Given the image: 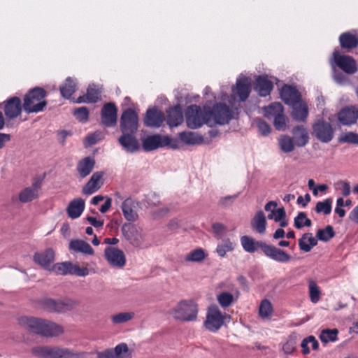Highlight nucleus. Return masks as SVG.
I'll use <instances>...</instances> for the list:
<instances>
[{"label":"nucleus","mask_w":358,"mask_h":358,"mask_svg":"<svg viewBox=\"0 0 358 358\" xmlns=\"http://www.w3.org/2000/svg\"><path fill=\"white\" fill-rule=\"evenodd\" d=\"M18 323L24 329L44 337H55L64 332L61 325L41 318L22 316L18 319Z\"/></svg>","instance_id":"2"},{"label":"nucleus","mask_w":358,"mask_h":358,"mask_svg":"<svg viewBox=\"0 0 358 358\" xmlns=\"http://www.w3.org/2000/svg\"><path fill=\"white\" fill-rule=\"evenodd\" d=\"M179 137L181 141L187 145H199L203 141V138L191 131H184L179 134Z\"/></svg>","instance_id":"37"},{"label":"nucleus","mask_w":358,"mask_h":358,"mask_svg":"<svg viewBox=\"0 0 358 358\" xmlns=\"http://www.w3.org/2000/svg\"><path fill=\"white\" fill-rule=\"evenodd\" d=\"M164 120L163 113L156 109H149L147 110L144 123L146 126L150 127H159Z\"/></svg>","instance_id":"23"},{"label":"nucleus","mask_w":358,"mask_h":358,"mask_svg":"<svg viewBox=\"0 0 358 358\" xmlns=\"http://www.w3.org/2000/svg\"><path fill=\"white\" fill-rule=\"evenodd\" d=\"M229 320V315L222 313L216 305H211L207 309L203 325L209 331L217 332Z\"/></svg>","instance_id":"6"},{"label":"nucleus","mask_w":358,"mask_h":358,"mask_svg":"<svg viewBox=\"0 0 358 358\" xmlns=\"http://www.w3.org/2000/svg\"><path fill=\"white\" fill-rule=\"evenodd\" d=\"M138 127L137 113L131 108L124 110L120 117L122 132L136 133Z\"/></svg>","instance_id":"11"},{"label":"nucleus","mask_w":358,"mask_h":358,"mask_svg":"<svg viewBox=\"0 0 358 358\" xmlns=\"http://www.w3.org/2000/svg\"><path fill=\"white\" fill-rule=\"evenodd\" d=\"M85 209V201L78 198L71 201L66 209L68 215L71 219L78 218Z\"/></svg>","instance_id":"28"},{"label":"nucleus","mask_w":358,"mask_h":358,"mask_svg":"<svg viewBox=\"0 0 358 358\" xmlns=\"http://www.w3.org/2000/svg\"><path fill=\"white\" fill-rule=\"evenodd\" d=\"M186 122L189 128L197 129L203 124L211 126V121L208 116V111L202 110L196 105L188 107L186 111Z\"/></svg>","instance_id":"7"},{"label":"nucleus","mask_w":358,"mask_h":358,"mask_svg":"<svg viewBox=\"0 0 358 358\" xmlns=\"http://www.w3.org/2000/svg\"><path fill=\"white\" fill-rule=\"evenodd\" d=\"M217 300L222 308L229 307L234 302V297L232 294L227 292H222L217 295Z\"/></svg>","instance_id":"44"},{"label":"nucleus","mask_w":358,"mask_h":358,"mask_svg":"<svg viewBox=\"0 0 358 358\" xmlns=\"http://www.w3.org/2000/svg\"><path fill=\"white\" fill-rule=\"evenodd\" d=\"M171 139L168 136L156 134L146 137L142 141V147L145 151L149 152L159 148L169 145Z\"/></svg>","instance_id":"16"},{"label":"nucleus","mask_w":358,"mask_h":358,"mask_svg":"<svg viewBox=\"0 0 358 358\" xmlns=\"http://www.w3.org/2000/svg\"><path fill=\"white\" fill-rule=\"evenodd\" d=\"M95 164L93 158L87 157L80 161L77 166V171L81 178H85L92 171Z\"/></svg>","instance_id":"34"},{"label":"nucleus","mask_w":358,"mask_h":358,"mask_svg":"<svg viewBox=\"0 0 358 358\" xmlns=\"http://www.w3.org/2000/svg\"><path fill=\"white\" fill-rule=\"evenodd\" d=\"M43 307L48 311L62 313L69 308V304L62 301H55L51 299L43 301Z\"/></svg>","instance_id":"30"},{"label":"nucleus","mask_w":358,"mask_h":358,"mask_svg":"<svg viewBox=\"0 0 358 358\" xmlns=\"http://www.w3.org/2000/svg\"><path fill=\"white\" fill-rule=\"evenodd\" d=\"M312 225L311 220L307 217V215L304 212H300L294 218V227L296 229H301L304 227H310Z\"/></svg>","instance_id":"51"},{"label":"nucleus","mask_w":358,"mask_h":358,"mask_svg":"<svg viewBox=\"0 0 358 358\" xmlns=\"http://www.w3.org/2000/svg\"><path fill=\"white\" fill-rule=\"evenodd\" d=\"M338 331L336 329H324L322 331L320 338L322 343H327L329 342H334L337 340Z\"/></svg>","instance_id":"46"},{"label":"nucleus","mask_w":358,"mask_h":358,"mask_svg":"<svg viewBox=\"0 0 358 358\" xmlns=\"http://www.w3.org/2000/svg\"><path fill=\"white\" fill-rule=\"evenodd\" d=\"M273 83L266 76H258L256 79L255 90L261 96H266L270 94L273 90Z\"/></svg>","instance_id":"26"},{"label":"nucleus","mask_w":358,"mask_h":358,"mask_svg":"<svg viewBox=\"0 0 358 358\" xmlns=\"http://www.w3.org/2000/svg\"><path fill=\"white\" fill-rule=\"evenodd\" d=\"M124 238L134 246L139 247L144 242L142 229L130 223H125L122 227Z\"/></svg>","instance_id":"12"},{"label":"nucleus","mask_w":358,"mask_h":358,"mask_svg":"<svg viewBox=\"0 0 358 358\" xmlns=\"http://www.w3.org/2000/svg\"><path fill=\"white\" fill-rule=\"evenodd\" d=\"M47 93L44 89L36 87L30 90L24 97L23 109L27 113H37L43 111L47 102L45 100Z\"/></svg>","instance_id":"4"},{"label":"nucleus","mask_w":358,"mask_h":358,"mask_svg":"<svg viewBox=\"0 0 358 358\" xmlns=\"http://www.w3.org/2000/svg\"><path fill=\"white\" fill-rule=\"evenodd\" d=\"M206 257L204 250L201 248H197L188 253L185 259L186 262H201Z\"/></svg>","instance_id":"45"},{"label":"nucleus","mask_w":358,"mask_h":358,"mask_svg":"<svg viewBox=\"0 0 358 358\" xmlns=\"http://www.w3.org/2000/svg\"><path fill=\"white\" fill-rule=\"evenodd\" d=\"M308 289L310 301L313 303H317L320 299V290L314 280H309Z\"/></svg>","instance_id":"49"},{"label":"nucleus","mask_w":358,"mask_h":358,"mask_svg":"<svg viewBox=\"0 0 358 358\" xmlns=\"http://www.w3.org/2000/svg\"><path fill=\"white\" fill-rule=\"evenodd\" d=\"M102 177L103 173L101 172L93 173L90 180L83 187V193L86 195H90L96 192L101 186Z\"/></svg>","instance_id":"24"},{"label":"nucleus","mask_w":358,"mask_h":358,"mask_svg":"<svg viewBox=\"0 0 358 358\" xmlns=\"http://www.w3.org/2000/svg\"><path fill=\"white\" fill-rule=\"evenodd\" d=\"M199 306L192 299L181 300L168 313L175 320L182 322L195 321L198 317Z\"/></svg>","instance_id":"3"},{"label":"nucleus","mask_w":358,"mask_h":358,"mask_svg":"<svg viewBox=\"0 0 358 358\" xmlns=\"http://www.w3.org/2000/svg\"><path fill=\"white\" fill-rule=\"evenodd\" d=\"M294 144L293 139L288 136H282L279 140V145L280 149L284 152H290L294 149Z\"/></svg>","instance_id":"50"},{"label":"nucleus","mask_w":358,"mask_h":358,"mask_svg":"<svg viewBox=\"0 0 358 358\" xmlns=\"http://www.w3.org/2000/svg\"><path fill=\"white\" fill-rule=\"evenodd\" d=\"M69 249L85 255H93L94 250L91 245L82 240H72L69 243Z\"/></svg>","instance_id":"36"},{"label":"nucleus","mask_w":358,"mask_h":358,"mask_svg":"<svg viewBox=\"0 0 358 358\" xmlns=\"http://www.w3.org/2000/svg\"><path fill=\"white\" fill-rule=\"evenodd\" d=\"M296 338L297 335L296 334H292L289 336L287 341L282 345V350L285 354L289 355L294 351L296 344Z\"/></svg>","instance_id":"55"},{"label":"nucleus","mask_w":358,"mask_h":358,"mask_svg":"<svg viewBox=\"0 0 358 358\" xmlns=\"http://www.w3.org/2000/svg\"><path fill=\"white\" fill-rule=\"evenodd\" d=\"M208 116L214 123L224 125L228 124L233 117V112L229 106L224 103H217L208 111Z\"/></svg>","instance_id":"9"},{"label":"nucleus","mask_w":358,"mask_h":358,"mask_svg":"<svg viewBox=\"0 0 358 358\" xmlns=\"http://www.w3.org/2000/svg\"><path fill=\"white\" fill-rule=\"evenodd\" d=\"M255 122L257 124L259 132L262 135L266 136L271 132V127L265 121L259 118H256L255 120Z\"/></svg>","instance_id":"57"},{"label":"nucleus","mask_w":358,"mask_h":358,"mask_svg":"<svg viewBox=\"0 0 358 358\" xmlns=\"http://www.w3.org/2000/svg\"><path fill=\"white\" fill-rule=\"evenodd\" d=\"M11 136L9 134L0 133V150L6 147L10 141Z\"/></svg>","instance_id":"63"},{"label":"nucleus","mask_w":358,"mask_h":358,"mask_svg":"<svg viewBox=\"0 0 358 358\" xmlns=\"http://www.w3.org/2000/svg\"><path fill=\"white\" fill-rule=\"evenodd\" d=\"M90 273V270L87 267H80L78 265L72 263L71 275H76L80 277H85Z\"/></svg>","instance_id":"60"},{"label":"nucleus","mask_w":358,"mask_h":358,"mask_svg":"<svg viewBox=\"0 0 358 358\" xmlns=\"http://www.w3.org/2000/svg\"><path fill=\"white\" fill-rule=\"evenodd\" d=\"M55 259V252L52 248H48L43 252L36 253L34 260L36 263L45 268H49Z\"/></svg>","instance_id":"25"},{"label":"nucleus","mask_w":358,"mask_h":358,"mask_svg":"<svg viewBox=\"0 0 358 358\" xmlns=\"http://www.w3.org/2000/svg\"><path fill=\"white\" fill-rule=\"evenodd\" d=\"M183 121V115L181 108L176 106L167 111V123L170 127H177Z\"/></svg>","instance_id":"31"},{"label":"nucleus","mask_w":358,"mask_h":358,"mask_svg":"<svg viewBox=\"0 0 358 358\" xmlns=\"http://www.w3.org/2000/svg\"><path fill=\"white\" fill-rule=\"evenodd\" d=\"M295 145L298 147L305 146L309 141L306 129L303 126H296L292 130Z\"/></svg>","instance_id":"33"},{"label":"nucleus","mask_w":358,"mask_h":358,"mask_svg":"<svg viewBox=\"0 0 358 358\" xmlns=\"http://www.w3.org/2000/svg\"><path fill=\"white\" fill-rule=\"evenodd\" d=\"M264 115L268 119L274 118L284 112V108L280 103H273L269 106L264 108Z\"/></svg>","instance_id":"42"},{"label":"nucleus","mask_w":358,"mask_h":358,"mask_svg":"<svg viewBox=\"0 0 358 358\" xmlns=\"http://www.w3.org/2000/svg\"><path fill=\"white\" fill-rule=\"evenodd\" d=\"M131 352L124 343L117 345L114 348H108L97 353V358H131Z\"/></svg>","instance_id":"15"},{"label":"nucleus","mask_w":358,"mask_h":358,"mask_svg":"<svg viewBox=\"0 0 358 358\" xmlns=\"http://www.w3.org/2000/svg\"><path fill=\"white\" fill-rule=\"evenodd\" d=\"M349 219L352 222L358 224V205L349 214Z\"/></svg>","instance_id":"64"},{"label":"nucleus","mask_w":358,"mask_h":358,"mask_svg":"<svg viewBox=\"0 0 358 358\" xmlns=\"http://www.w3.org/2000/svg\"><path fill=\"white\" fill-rule=\"evenodd\" d=\"M337 118L342 125L351 126L358 120V108L355 106L344 107L338 113Z\"/></svg>","instance_id":"17"},{"label":"nucleus","mask_w":358,"mask_h":358,"mask_svg":"<svg viewBox=\"0 0 358 358\" xmlns=\"http://www.w3.org/2000/svg\"><path fill=\"white\" fill-rule=\"evenodd\" d=\"M331 199L329 198L323 201H319L316 203L315 211L317 213H323L324 215H329L331 212Z\"/></svg>","instance_id":"54"},{"label":"nucleus","mask_w":358,"mask_h":358,"mask_svg":"<svg viewBox=\"0 0 358 358\" xmlns=\"http://www.w3.org/2000/svg\"><path fill=\"white\" fill-rule=\"evenodd\" d=\"M22 112V103L20 98L13 96L5 101L4 113L7 119L13 120Z\"/></svg>","instance_id":"19"},{"label":"nucleus","mask_w":358,"mask_h":358,"mask_svg":"<svg viewBox=\"0 0 358 358\" xmlns=\"http://www.w3.org/2000/svg\"><path fill=\"white\" fill-rule=\"evenodd\" d=\"M76 88V82L70 77L67 78L64 83L59 87L62 96L66 99H70L75 92Z\"/></svg>","instance_id":"40"},{"label":"nucleus","mask_w":358,"mask_h":358,"mask_svg":"<svg viewBox=\"0 0 358 358\" xmlns=\"http://www.w3.org/2000/svg\"><path fill=\"white\" fill-rule=\"evenodd\" d=\"M330 63L333 68L336 66L348 74H353L357 70L356 61L350 56L340 55L338 50L333 52Z\"/></svg>","instance_id":"10"},{"label":"nucleus","mask_w":358,"mask_h":358,"mask_svg":"<svg viewBox=\"0 0 358 358\" xmlns=\"http://www.w3.org/2000/svg\"><path fill=\"white\" fill-rule=\"evenodd\" d=\"M339 41L341 47L345 49H352L358 45L357 37L348 32L342 34L339 37Z\"/></svg>","instance_id":"38"},{"label":"nucleus","mask_w":358,"mask_h":358,"mask_svg":"<svg viewBox=\"0 0 358 358\" xmlns=\"http://www.w3.org/2000/svg\"><path fill=\"white\" fill-rule=\"evenodd\" d=\"M104 257L108 264L116 268H122L126 264V257L122 250L115 247H107Z\"/></svg>","instance_id":"13"},{"label":"nucleus","mask_w":358,"mask_h":358,"mask_svg":"<svg viewBox=\"0 0 358 358\" xmlns=\"http://www.w3.org/2000/svg\"><path fill=\"white\" fill-rule=\"evenodd\" d=\"M134 201L129 198L125 199L121 206V209L124 218L128 221H136L138 219V214L134 210Z\"/></svg>","instance_id":"29"},{"label":"nucleus","mask_w":358,"mask_h":358,"mask_svg":"<svg viewBox=\"0 0 358 358\" xmlns=\"http://www.w3.org/2000/svg\"><path fill=\"white\" fill-rule=\"evenodd\" d=\"M235 243L231 241L229 238L222 240V243L217 245L216 252L220 257H224L227 252H231L234 250Z\"/></svg>","instance_id":"43"},{"label":"nucleus","mask_w":358,"mask_h":358,"mask_svg":"<svg viewBox=\"0 0 358 358\" xmlns=\"http://www.w3.org/2000/svg\"><path fill=\"white\" fill-rule=\"evenodd\" d=\"M335 236L334 229L331 225H327L324 229H320L317 231V239L327 242Z\"/></svg>","instance_id":"48"},{"label":"nucleus","mask_w":358,"mask_h":358,"mask_svg":"<svg viewBox=\"0 0 358 358\" xmlns=\"http://www.w3.org/2000/svg\"><path fill=\"white\" fill-rule=\"evenodd\" d=\"M273 313V307L268 299H263L259 306V315L262 319H270Z\"/></svg>","instance_id":"41"},{"label":"nucleus","mask_w":358,"mask_h":358,"mask_svg":"<svg viewBox=\"0 0 358 358\" xmlns=\"http://www.w3.org/2000/svg\"><path fill=\"white\" fill-rule=\"evenodd\" d=\"M339 143H347L354 145H358V134L352 131L342 133L338 138Z\"/></svg>","instance_id":"53"},{"label":"nucleus","mask_w":358,"mask_h":358,"mask_svg":"<svg viewBox=\"0 0 358 358\" xmlns=\"http://www.w3.org/2000/svg\"><path fill=\"white\" fill-rule=\"evenodd\" d=\"M313 135L320 142L328 143L334 138L335 130L332 125L324 120H317L312 127Z\"/></svg>","instance_id":"8"},{"label":"nucleus","mask_w":358,"mask_h":358,"mask_svg":"<svg viewBox=\"0 0 358 358\" xmlns=\"http://www.w3.org/2000/svg\"><path fill=\"white\" fill-rule=\"evenodd\" d=\"M251 90V83L247 77H240L237 79L236 87L233 88L232 92L237 95L241 101H245L249 96Z\"/></svg>","instance_id":"21"},{"label":"nucleus","mask_w":358,"mask_h":358,"mask_svg":"<svg viewBox=\"0 0 358 358\" xmlns=\"http://www.w3.org/2000/svg\"><path fill=\"white\" fill-rule=\"evenodd\" d=\"M117 108L113 103L103 106L101 110V122L107 127H113L117 123Z\"/></svg>","instance_id":"18"},{"label":"nucleus","mask_w":358,"mask_h":358,"mask_svg":"<svg viewBox=\"0 0 358 358\" xmlns=\"http://www.w3.org/2000/svg\"><path fill=\"white\" fill-rule=\"evenodd\" d=\"M32 354L40 358H81V354L73 350L50 346H36L31 350Z\"/></svg>","instance_id":"5"},{"label":"nucleus","mask_w":358,"mask_h":358,"mask_svg":"<svg viewBox=\"0 0 358 358\" xmlns=\"http://www.w3.org/2000/svg\"><path fill=\"white\" fill-rule=\"evenodd\" d=\"M317 239L313 237L311 233H306L299 240V246L301 251L308 252L311 249L317 245Z\"/></svg>","instance_id":"35"},{"label":"nucleus","mask_w":358,"mask_h":358,"mask_svg":"<svg viewBox=\"0 0 358 358\" xmlns=\"http://www.w3.org/2000/svg\"><path fill=\"white\" fill-rule=\"evenodd\" d=\"M273 124L277 130H284L286 127V119L284 112L273 118Z\"/></svg>","instance_id":"59"},{"label":"nucleus","mask_w":358,"mask_h":358,"mask_svg":"<svg viewBox=\"0 0 358 358\" xmlns=\"http://www.w3.org/2000/svg\"><path fill=\"white\" fill-rule=\"evenodd\" d=\"M212 229L213 232L216 234V236H219V238L223 236L226 231V227L224 225L220 222L213 224Z\"/></svg>","instance_id":"61"},{"label":"nucleus","mask_w":358,"mask_h":358,"mask_svg":"<svg viewBox=\"0 0 358 358\" xmlns=\"http://www.w3.org/2000/svg\"><path fill=\"white\" fill-rule=\"evenodd\" d=\"M241 244L243 250L249 253H254L260 249L265 256L279 263H288L292 257L285 251L273 245L266 244L261 241H255L248 236L241 237Z\"/></svg>","instance_id":"1"},{"label":"nucleus","mask_w":358,"mask_h":358,"mask_svg":"<svg viewBox=\"0 0 358 358\" xmlns=\"http://www.w3.org/2000/svg\"><path fill=\"white\" fill-rule=\"evenodd\" d=\"M42 180L36 178L32 185L23 189L18 195L19 201L21 203H29L39 197L41 189Z\"/></svg>","instance_id":"14"},{"label":"nucleus","mask_w":358,"mask_h":358,"mask_svg":"<svg viewBox=\"0 0 358 358\" xmlns=\"http://www.w3.org/2000/svg\"><path fill=\"white\" fill-rule=\"evenodd\" d=\"M76 118L83 122L87 121L89 117V111L86 107H80L76 109L73 113Z\"/></svg>","instance_id":"58"},{"label":"nucleus","mask_w":358,"mask_h":358,"mask_svg":"<svg viewBox=\"0 0 358 358\" xmlns=\"http://www.w3.org/2000/svg\"><path fill=\"white\" fill-rule=\"evenodd\" d=\"M135 315L133 311L120 312L111 315L110 319L113 324L118 325L132 320Z\"/></svg>","instance_id":"39"},{"label":"nucleus","mask_w":358,"mask_h":358,"mask_svg":"<svg viewBox=\"0 0 358 358\" xmlns=\"http://www.w3.org/2000/svg\"><path fill=\"white\" fill-rule=\"evenodd\" d=\"M136 133L122 132V135L119 138L118 142L122 147L128 152L133 153L137 152L140 145L138 140L135 137Z\"/></svg>","instance_id":"20"},{"label":"nucleus","mask_w":358,"mask_h":358,"mask_svg":"<svg viewBox=\"0 0 358 358\" xmlns=\"http://www.w3.org/2000/svg\"><path fill=\"white\" fill-rule=\"evenodd\" d=\"M267 222L266 217L262 210L258 211L251 220L252 229L260 234H264L266 231Z\"/></svg>","instance_id":"32"},{"label":"nucleus","mask_w":358,"mask_h":358,"mask_svg":"<svg viewBox=\"0 0 358 358\" xmlns=\"http://www.w3.org/2000/svg\"><path fill=\"white\" fill-rule=\"evenodd\" d=\"M236 199V195L227 196L222 197L219 201V205L222 207H227L231 205Z\"/></svg>","instance_id":"62"},{"label":"nucleus","mask_w":358,"mask_h":358,"mask_svg":"<svg viewBox=\"0 0 358 358\" xmlns=\"http://www.w3.org/2000/svg\"><path fill=\"white\" fill-rule=\"evenodd\" d=\"M292 108V116L298 122H304L308 115V108L302 100L291 106Z\"/></svg>","instance_id":"27"},{"label":"nucleus","mask_w":358,"mask_h":358,"mask_svg":"<svg viewBox=\"0 0 358 358\" xmlns=\"http://www.w3.org/2000/svg\"><path fill=\"white\" fill-rule=\"evenodd\" d=\"M308 343H311V347L314 350H317L319 348V343L316 338L313 336H309L304 338L301 344L302 353L303 355H308L310 352V348L308 346Z\"/></svg>","instance_id":"47"},{"label":"nucleus","mask_w":358,"mask_h":358,"mask_svg":"<svg viewBox=\"0 0 358 358\" xmlns=\"http://www.w3.org/2000/svg\"><path fill=\"white\" fill-rule=\"evenodd\" d=\"M280 97L284 102L289 106L301 100L299 92L294 87L285 85L280 90Z\"/></svg>","instance_id":"22"},{"label":"nucleus","mask_w":358,"mask_h":358,"mask_svg":"<svg viewBox=\"0 0 358 358\" xmlns=\"http://www.w3.org/2000/svg\"><path fill=\"white\" fill-rule=\"evenodd\" d=\"M72 263L64 262L56 264L53 266L52 271L59 275H68L71 273Z\"/></svg>","instance_id":"52"},{"label":"nucleus","mask_w":358,"mask_h":358,"mask_svg":"<svg viewBox=\"0 0 358 358\" xmlns=\"http://www.w3.org/2000/svg\"><path fill=\"white\" fill-rule=\"evenodd\" d=\"M100 92L99 90L95 88V86L94 85H89L87 94H86V98L88 103H95L99 99Z\"/></svg>","instance_id":"56"}]
</instances>
